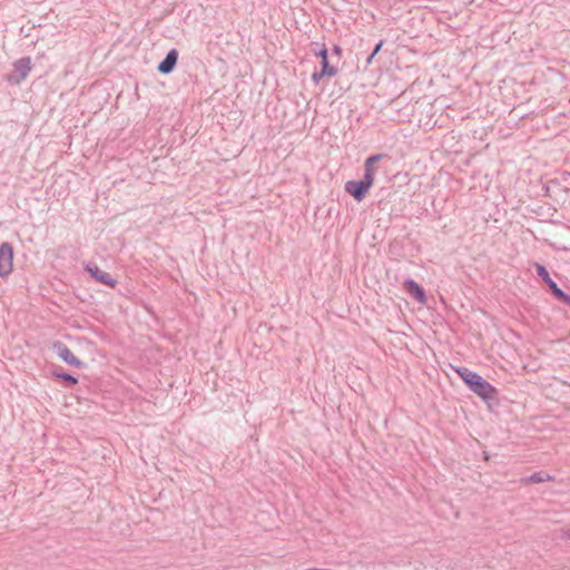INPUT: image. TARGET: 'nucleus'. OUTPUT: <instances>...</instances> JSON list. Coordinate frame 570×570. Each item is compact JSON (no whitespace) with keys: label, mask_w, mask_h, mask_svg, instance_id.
<instances>
[{"label":"nucleus","mask_w":570,"mask_h":570,"mask_svg":"<svg viewBox=\"0 0 570 570\" xmlns=\"http://www.w3.org/2000/svg\"><path fill=\"white\" fill-rule=\"evenodd\" d=\"M454 372L460 376L464 384L483 401L489 402L497 399V389L479 373L468 367H455Z\"/></svg>","instance_id":"f257e3e1"},{"label":"nucleus","mask_w":570,"mask_h":570,"mask_svg":"<svg viewBox=\"0 0 570 570\" xmlns=\"http://www.w3.org/2000/svg\"><path fill=\"white\" fill-rule=\"evenodd\" d=\"M31 70L30 57H22L13 62V71L8 75L7 80L12 85L23 81Z\"/></svg>","instance_id":"f03ea898"},{"label":"nucleus","mask_w":570,"mask_h":570,"mask_svg":"<svg viewBox=\"0 0 570 570\" xmlns=\"http://www.w3.org/2000/svg\"><path fill=\"white\" fill-rule=\"evenodd\" d=\"M13 247L4 242L0 245V277H6L12 272Z\"/></svg>","instance_id":"7ed1b4c3"},{"label":"nucleus","mask_w":570,"mask_h":570,"mask_svg":"<svg viewBox=\"0 0 570 570\" xmlns=\"http://www.w3.org/2000/svg\"><path fill=\"white\" fill-rule=\"evenodd\" d=\"M52 350L56 352V354L68 365L75 366L78 368H85L86 364L80 361L75 354L71 352V350L62 342H55L52 345Z\"/></svg>","instance_id":"20e7f679"},{"label":"nucleus","mask_w":570,"mask_h":570,"mask_svg":"<svg viewBox=\"0 0 570 570\" xmlns=\"http://www.w3.org/2000/svg\"><path fill=\"white\" fill-rule=\"evenodd\" d=\"M384 155L376 154L367 157L364 163V176L361 179L368 188H371L374 184V176L376 171L375 164L379 163Z\"/></svg>","instance_id":"39448f33"},{"label":"nucleus","mask_w":570,"mask_h":570,"mask_svg":"<svg viewBox=\"0 0 570 570\" xmlns=\"http://www.w3.org/2000/svg\"><path fill=\"white\" fill-rule=\"evenodd\" d=\"M85 269L98 283L107 285L111 288L116 287L117 281L110 274L100 269L96 264H87Z\"/></svg>","instance_id":"423d86ee"},{"label":"nucleus","mask_w":570,"mask_h":570,"mask_svg":"<svg viewBox=\"0 0 570 570\" xmlns=\"http://www.w3.org/2000/svg\"><path fill=\"white\" fill-rule=\"evenodd\" d=\"M344 190L350 194L356 202H362L370 188L360 180H347L344 185Z\"/></svg>","instance_id":"0eeeda50"},{"label":"nucleus","mask_w":570,"mask_h":570,"mask_svg":"<svg viewBox=\"0 0 570 570\" xmlns=\"http://www.w3.org/2000/svg\"><path fill=\"white\" fill-rule=\"evenodd\" d=\"M178 60V51L176 49H171L167 52L166 57L159 62L157 70L163 75L170 73Z\"/></svg>","instance_id":"6e6552de"},{"label":"nucleus","mask_w":570,"mask_h":570,"mask_svg":"<svg viewBox=\"0 0 570 570\" xmlns=\"http://www.w3.org/2000/svg\"><path fill=\"white\" fill-rule=\"evenodd\" d=\"M405 291L412 295L419 303H425L426 294L424 289L412 278L404 281Z\"/></svg>","instance_id":"1a4fd4ad"},{"label":"nucleus","mask_w":570,"mask_h":570,"mask_svg":"<svg viewBox=\"0 0 570 570\" xmlns=\"http://www.w3.org/2000/svg\"><path fill=\"white\" fill-rule=\"evenodd\" d=\"M537 275L547 284L550 291H552L554 287L558 286V284L550 277V274L546 266L542 264L535 263L534 264Z\"/></svg>","instance_id":"9d476101"},{"label":"nucleus","mask_w":570,"mask_h":570,"mask_svg":"<svg viewBox=\"0 0 570 570\" xmlns=\"http://www.w3.org/2000/svg\"><path fill=\"white\" fill-rule=\"evenodd\" d=\"M552 480V476L548 473H544V472H535V473H532L531 475H529L528 478L525 479H522V482L527 483H542V482H546V481H550Z\"/></svg>","instance_id":"9b49d317"},{"label":"nucleus","mask_w":570,"mask_h":570,"mask_svg":"<svg viewBox=\"0 0 570 570\" xmlns=\"http://www.w3.org/2000/svg\"><path fill=\"white\" fill-rule=\"evenodd\" d=\"M337 68L330 65L328 59L321 61V75H326V77H334L337 75Z\"/></svg>","instance_id":"f8f14e48"},{"label":"nucleus","mask_w":570,"mask_h":570,"mask_svg":"<svg viewBox=\"0 0 570 570\" xmlns=\"http://www.w3.org/2000/svg\"><path fill=\"white\" fill-rule=\"evenodd\" d=\"M552 295L559 299L560 302H562L564 305L569 306L570 307V295L567 294L566 292H563L561 288H559V286L554 287L552 291H551Z\"/></svg>","instance_id":"ddd939ff"},{"label":"nucleus","mask_w":570,"mask_h":570,"mask_svg":"<svg viewBox=\"0 0 570 570\" xmlns=\"http://www.w3.org/2000/svg\"><path fill=\"white\" fill-rule=\"evenodd\" d=\"M53 375L58 379H61L69 385H76L78 383V377L66 372H53Z\"/></svg>","instance_id":"4468645a"},{"label":"nucleus","mask_w":570,"mask_h":570,"mask_svg":"<svg viewBox=\"0 0 570 570\" xmlns=\"http://www.w3.org/2000/svg\"><path fill=\"white\" fill-rule=\"evenodd\" d=\"M315 55L321 58V61L327 60L328 52H327V48L325 47V45H323L322 48L315 52Z\"/></svg>","instance_id":"2eb2a0df"},{"label":"nucleus","mask_w":570,"mask_h":570,"mask_svg":"<svg viewBox=\"0 0 570 570\" xmlns=\"http://www.w3.org/2000/svg\"><path fill=\"white\" fill-rule=\"evenodd\" d=\"M323 77H326V75H321V70H320V71H315V72H313V73H312L311 79H312V81H313L315 85H317V83L321 81V79H322Z\"/></svg>","instance_id":"dca6fc26"},{"label":"nucleus","mask_w":570,"mask_h":570,"mask_svg":"<svg viewBox=\"0 0 570 570\" xmlns=\"http://www.w3.org/2000/svg\"><path fill=\"white\" fill-rule=\"evenodd\" d=\"M383 47V41L381 40L379 43H376L374 50H373V55L376 56L379 53V51L382 49Z\"/></svg>","instance_id":"f3484780"},{"label":"nucleus","mask_w":570,"mask_h":570,"mask_svg":"<svg viewBox=\"0 0 570 570\" xmlns=\"http://www.w3.org/2000/svg\"><path fill=\"white\" fill-rule=\"evenodd\" d=\"M333 52H334L335 55L340 56V55H341V52H342V48H341L340 46L335 45V46L333 47Z\"/></svg>","instance_id":"a211bd4d"},{"label":"nucleus","mask_w":570,"mask_h":570,"mask_svg":"<svg viewBox=\"0 0 570 570\" xmlns=\"http://www.w3.org/2000/svg\"><path fill=\"white\" fill-rule=\"evenodd\" d=\"M374 57H375V56H374L373 53H371V55L367 57V59H366V65H370V63L372 62V60L374 59Z\"/></svg>","instance_id":"6ab92c4d"},{"label":"nucleus","mask_w":570,"mask_h":570,"mask_svg":"<svg viewBox=\"0 0 570 570\" xmlns=\"http://www.w3.org/2000/svg\"><path fill=\"white\" fill-rule=\"evenodd\" d=\"M305 570H328V569L308 568V569H305Z\"/></svg>","instance_id":"aec40b11"},{"label":"nucleus","mask_w":570,"mask_h":570,"mask_svg":"<svg viewBox=\"0 0 570 570\" xmlns=\"http://www.w3.org/2000/svg\"><path fill=\"white\" fill-rule=\"evenodd\" d=\"M568 538L570 539V530H569V532H568Z\"/></svg>","instance_id":"412c9836"}]
</instances>
